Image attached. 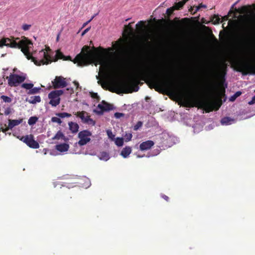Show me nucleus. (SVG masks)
Returning a JSON list of instances; mask_svg holds the SVG:
<instances>
[{"mask_svg": "<svg viewBox=\"0 0 255 255\" xmlns=\"http://www.w3.org/2000/svg\"><path fill=\"white\" fill-rule=\"evenodd\" d=\"M142 122L141 121H138L136 125L133 127V130H138L140 128H141L142 126Z\"/></svg>", "mask_w": 255, "mask_h": 255, "instance_id": "nucleus-33", "label": "nucleus"}, {"mask_svg": "<svg viewBox=\"0 0 255 255\" xmlns=\"http://www.w3.org/2000/svg\"><path fill=\"white\" fill-rule=\"evenodd\" d=\"M92 135L91 132L88 130L81 131L78 133V137L80 140L78 142L80 146H83L89 142L91 138L89 137Z\"/></svg>", "mask_w": 255, "mask_h": 255, "instance_id": "nucleus-8", "label": "nucleus"}, {"mask_svg": "<svg viewBox=\"0 0 255 255\" xmlns=\"http://www.w3.org/2000/svg\"><path fill=\"white\" fill-rule=\"evenodd\" d=\"M137 157H140L141 156H140L138 155V156H137Z\"/></svg>", "mask_w": 255, "mask_h": 255, "instance_id": "nucleus-61", "label": "nucleus"}, {"mask_svg": "<svg viewBox=\"0 0 255 255\" xmlns=\"http://www.w3.org/2000/svg\"><path fill=\"white\" fill-rule=\"evenodd\" d=\"M41 101V98L39 96H32L30 98V99L28 100V102L32 104H35L36 103H39Z\"/></svg>", "mask_w": 255, "mask_h": 255, "instance_id": "nucleus-22", "label": "nucleus"}, {"mask_svg": "<svg viewBox=\"0 0 255 255\" xmlns=\"http://www.w3.org/2000/svg\"><path fill=\"white\" fill-rule=\"evenodd\" d=\"M107 135H108L109 138H110L113 139L114 137H115V135H114L113 134V133L111 130H108L107 131Z\"/></svg>", "mask_w": 255, "mask_h": 255, "instance_id": "nucleus-41", "label": "nucleus"}, {"mask_svg": "<svg viewBox=\"0 0 255 255\" xmlns=\"http://www.w3.org/2000/svg\"><path fill=\"white\" fill-rule=\"evenodd\" d=\"M100 159L107 161L110 158V156L108 153L105 151H103L100 153L99 155Z\"/></svg>", "mask_w": 255, "mask_h": 255, "instance_id": "nucleus-25", "label": "nucleus"}, {"mask_svg": "<svg viewBox=\"0 0 255 255\" xmlns=\"http://www.w3.org/2000/svg\"><path fill=\"white\" fill-rule=\"evenodd\" d=\"M145 81L147 84L150 83V88H154L156 91L161 88L166 91L174 93H179L183 98V106L185 107L191 108L194 106L191 99V94L188 92L187 87L183 81L175 80V79L163 78L158 76H153L147 69L139 71L133 79V84L136 86L137 91L139 80Z\"/></svg>", "mask_w": 255, "mask_h": 255, "instance_id": "nucleus-1", "label": "nucleus"}, {"mask_svg": "<svg viewBox=\"0 0 255 255\" xmlns=\"http://www.w3.org/2000/svg\"><path fill=\"white\" fill-rule=\"evenodd\" d=\"M50 101L49 102V104L52 105L53 107H56L58 105L60 102V98L58 99H50Z\"/></svg>", "mask_w": 255, "mask_h": 255, "instance_id": "nucleus-26", "label": "nucleus"}, {"mask_svg": "<svg viewBox=\"0 0 255 255\" xmlns=\"http://www.w3.org/2000/svg\"><path fill=\"white\" fill-rule=\"evenodd\" d=\"M20 139L31 148L37 149L39 147L38 142L34 140V136L32 134L23 136Z\"/></svg>", "mask_w": 255, "mask_h": 255, "instance_id": "nucleus-7", "label": "nucleus"}, {"mask_svg": "<svg viewBox=\"0 0 255 255\" xmlns=\"http://www.w3.org/2000/svg\"><path fill=\"white\" fill-rule=\"evenodd\" d=\"M127 27L130 30H132V28H131L130 24H128V25L127 26Z\"/></svg>", "mask_w": 255, "mask_h": 255, "instance_id": "nucleus-55", "label": "nucleus"}, {"mask_svg": "<svg viewBox=\"0 0 255 255\" xmlns=\"http://www.w3.org/2000/svg\"><path fill=\"white\" fill-rule=\"evenodd\" d=\"M52 83L55 89L64 88L67 85L65 79L62 76H56Z\"/></svg>", "mask_w": 255, "mask_h": 255, "instance_id": "nucleus-10", "label": "nucleus"}, {"mask_svg": "<svg viewBox=\"0 0 255 255\" xmlns=\"http://www.w3.org/2000/svg\"><path fill=\"white\" fill-rule=\"evenodd\" d=\"M38 121V118L36 117H31L28 120V124L31 126L34 125Z\"/></svg>", "mask_w": 255, "mask_h": 255, "instance_id": "nucleus-28", "label": "nucleus"}, {"mask_svg": "<svg viewBox=\"0 0 255 255\" xmlns=\"http://www.w3.org/2000/svg\"><path fill=\"white\" fill-rule=\"evenodd\" d=\"M136 26L137 27H140L141 29H142L144 27V23L143 21H140L136 24Z\"/></svg>", "mask_w": 255, "mask_h": 255, "instance_id": "nucleus-42", "label": "nucleus"}, {"mask_svg": "<svg viewBox=\"0 0 255 255\" xmlns=\"http://www.w3.org/2000/svg\"><path fill=\"white\" fill-rule=\"evenodd\" d=\"M9 129H10V128H8V126L6 127L5 128H2L1 131L2 132L5 133L6 131L8 130Z\"/></svg>", "mask_w": 255, "mask_h": 255, "instance_id": "nucleus-52", "label": "nucleus"}, {"mask_svg": "<svg viewBox=\"0 0 255 255\" xmlns=\"http://www.w3.org/2000/svg\"><path fill=\"white\" fill-rule=\"evenodd\" d=\"M124 116V114L121 113H116L115 114V117L116 118H120L121 117H123Z\"/></svg>", "mask_w": 255, "mask_h": 255, "instance_id": "nucleus-47", "label": "nucleus"}, {"mask_svg": "<svg viewBox=\"0 0 255 255\" xmlns=\"http://www.w3.org/2000/svg\"><path fill=\"white\" fill-rule=\"evenodd\" d=\"M115 143L118 146H121L124 144V140L123 138L118 137L116 138Z\"/></svg>", "mask_w": 255, "mask_h": 255, "instance_id": "nucleus-31", "label": "nucleus"}, {"mask_svg": "<svg viewBox=\"0 0 255 255\" xmlns=\"http://www.w3.org/2000/svg\"><path fill=\"white\" fill-rule=\"evenodd\" d=\"M188 0H182L180 1L176 2L172 6L174 10H179L183 7Z\"/></svg>", "mask_w": 255, "mask_h": 255, "instance_id": "nucleus-21", "label": "nucleus"}, {"mask_svg": "<svg viewBox=\"0 0 255 255\" xmlns=\"http://www.w3.org/2000/svg\"><path fill=\"white\" fill-rule=\"evenodd\" d=\"M63 94V91L61 90L53 91L48 94V98L49 99H58Z\"/></svg>", "mask_w": 255, "mask_h": 255, "instance_id": "nucleus-15", "label": "nucleus"}, {"mask_svg": "<svg viewBox=\"0 0 255 255\" xmlns=\"http://www.w3.org/2000/svg\"><path fill=\"white\" fill-rule=\"evenodd\" d=\"M105 64L106 67H109L110 66V63L109 62H105Z\"/></svg>", "mask_w": 255, "mask_h": 255, "instance_id": "nucleus-53", "label": "nucleus"}, {"mask_svg": "<svg viewBox=\"0 0 255 255\" xmlns=\"http://www.w3.org/2000/svg\"><path fill=\"white\" fill-rule=\"evenodd\" d=\"M212 94V93L210 91L209 96L205 97L197 100L195 106L199 107L203 109L207 113L212 111L214 109L215 103L211 97Z\"/></svg>", "mask_w": 255, "mask_h": 255, "instance_id": "nucleus-5", "label": "nucleus"}, {"mask_svg": "<svg viewBox=\"0 0 255 255\" xmlns=\"http://www.w3.org/2000/svg\"><path fill=\"white\" fill-rule=\"evenodd\" d=\"M192 9H193V8L191 7V9H190V12H192Z\"/></svg>", "mask_w": 255, "mask_h": 255, "instance_id": "nucleus-57", "label": "nucleus"}, {"mask_svg": "<svg viewBox=\"0 0 255 255\" xmlns=\"http://www.w3.org/2000/svg\"><path fill=\"white\" fill-rule=\"evenodd\" d=\"M74 84L77 87H78L79 85L78 82L77 81H74Z\"/></svg>", "mask_w": 255, "mask_h": 255, "instance_id": "nucleus-54", "label": "nucleus"}, {"mask_svg": "<svg viewBox=\"0 0 255 255\" xmlns=\"http://www.w3.org/2000/svg\"><path fill=\"white\" fill-rule=\"evenodd\" d=\"M91 96L92 98L96 99L97 102H99L100 100V98L97 93H91Z\"/></svg>", "mask_w": 255, "mask_h": 255, "instance_id": "nucleus-37", "label": "nucleus"}, {"mask_svg": "<svg viewBox=\"0 0 255 255\" xmlns=\"http://www.w3.org/2000/svg\"><path fill=\"white\" fill-rule=\"evenodd\" d=\"M250 7V5H248V6L245 5V6H242V12L245 13V12H247V11H248Z\"/></svg>", "mask_w": 255, "mask_h": 255, "instance_id": "nucleus-43", "label": "nucleus"}, {"mask_svg": "<svg viewBox=\"0 0 255 255\" xmlns=\"http://www.w3.org/2000/svg\"><path fill=\"white\" fill-rule=\"evenodd\" d=\"M132 137V135L130 132L126 133L125 135V137L126 141H129L131 140Z\"/></svg>", "mask_w": 255, "mask_h": 255, "instance_id": "nucleus-34", "label": "nucleus"}, {"mask_svg": "<svg viewBox=\"0 0 255 255\" xmlns=\"http://www.w3.org/2000/svg\"><path fill=\"white\" fill-rule=\"evenodd\" d=\"M91 29V27H89L88 28H87L86 29H85L82 33V36H83L84 35H85L87 32H88L90 29Z\"/></svg>", "mask_w": 255, "mask_h": 255, "instance_id": "nucleus-48", "label": "nucleus"}, {"mask_svg": "<svg viewBox=\"0 0 255 255\" xmlns=\"http://www.w3.org/2000/svg\"><path fill=\"white\" fill-rule=\"evenodd\" d=\"M11 110H12V109L10 108H9V107L7 108L4 110V115H8L9 114H10L11 113Z\"/></svg>", "mask_w": 255, "mask_h": 255, "instance_id": "nucleus-45", "label": "nucleus"}, {"mask_svg": "<svg viewBox=\"0 0 255 255\" xmlns=\"http://www.w3.org/2000/svg\"><path fill=\"white\" fill-rule=\"evenodd\" d=\"M45 52H46L47 53H48L50 55V53L51 52V49L49 47H46L45 49H44Z\"/></svg>", "mask_w": 255, "mask_h": 255, "instance_id": "nucleus-50", "label": "nucleus"}, {"mask_svg": "<svg viewBox=\"0 0 255 255\" xmlns=\"http://www.w3.org/2000/svg\"><path fill=\"white\" fill-rule=\"evenodd\" d=\"M161 197H162V198L163 199H164L166 201H169V197L163 194V195H161Z\"/></svg>", "mask_w": 255, "mask_h": 255, "instance_id": "nucleus-51", "label": "nucleus"}, {"mask_svg": "<svg viewBox=\"0 0 255 255\" xmlns=\"http://www.w3.org/2000/svg\"><path fill=\"white\" fill-rule=\"evenodd\" d=\"M201 7L205 8V7H206V6L205 5H203L202 4H200L198 6H196V7H195L196 9H195V12L197 11H198Z\"/></svg>", "mask_w": 255, "mask_h": 255, "instance_id": "nucleus-46", "label": "nucleus"}, {"mask_svg": "<svg viewBox=\"0 0 255 255\" xmlns=\"http://www.w3.org/2000/svg\"><path fill=\"white\" fill-rule=\"evenodd\" d=\"M98 83H100L101 82H100V81H98Z\"/></svg>", "mask_w": 255, "mask_h": 255, "instance_id": "nucleus-60", "label": "nucleus"}, {"mask_svg": "<svg viewBox=\"0 0 255 255\" xmlns=\"http://www.w3.org/2000/svg\"><path fill=\"white\" fill-rule=\"evenodd\" d=\"M7 79L9 86L16 87L25 80V77L17 74H11L8 77H7Z\"/></svg>", "mask_w": 255, "mask_h": 255, "instance_id": "nucleus-6", "label": "nucleus"}, {"mask_svg": "<svg viewBox=\"0 0 255 255\" xmlns=\"http://www.w3.org/2000/svg\"><path fill=\"white\" fill-rule=\"evenodd\" d=\"M40 88L34 87L32 88L28 93L29 94H34L39 92L40 90Z\"/></svg>", "mask_w": 255, "mask_h": 255, "instance_id": "nucleus-29", "label": "nucleus"}, {"mask_svg": "<svg viewBox=\"0 0 255 255\" xmlns=\"http://www.w3.org/2000/svg\"><path fill=\"white\" fill-rule=\"evenodd\" d=\"M235 70L243 75H255V64H252L244 60H237L234 62Z\"/></svg>", "mask_w": 255, "mask_h": 255, "instance_id": "nucleus-4", "label": "nucleus"}, {"mask_svg": "<svg viewBox=\"0 0 255 255\" xmlns=\"http://www.w3.org/2000/svg\"><path fill=\"white\" fill-rule=\"evenodd\" d=\"M60 139H62L64 140H66L65 136L61 130H59L52 138V139L53 140H59Z\"/></svg>", "mask_w": 255, "mask_h": 255, "instance_id": "nucleus-23", "label": "nucleus"}, {"mask_svg": "<svg viewBox=\"0 0 255 255\" xmlns=\"http://www.w3.org/2000/svg\"><path fill=\"white\" fill-rule=\"evenodd\" d=\"M93 48L94 51H91L90 50L89 46H84L82 49L81 52L76 56L74 63H78L80 66H85L91 64L97 59L98 56L96 49L95 47Z\"/></svg>", "mask_w": 255, "mask_h": 255, "instance_id": "nucleus-3", "label": "nucleus"}, {"mask_svg": "<svg viewBox=\"0 0 255 255\" xmlns=\"http://www.w3.org/2000/svg\"><path fill=\"white\" fill-rule=\"evenodd\" d=\"M22 122V120H8V128L12 129L16 126L19 125Z\"/></svg>", "mask_w": 255, "mask_h": 255, "instance_id": "nucleus-18", "label": "nucleus"}, {"mask_svg": "<svg viewBox=\"0 0 255 255\" xmlns=\"http://www.w3.org/2000/svg\"><path fill=\"white\" fill-rule=\"evenodd\" d=\"M234 120L232 119L231 118L229 117H224L222 119L221 121V123L222 125H230L231 123V122H233Z\"/></svg>", "mask_w": 255, "mask_h": 255, "instance_id": "nucleus-24", "label": "nucleus"}, {"mask_svg": "<svg viewBox=\"0 0 255 255\" xmlns=\"http://www.w3.org/2000/svg\"><path fill=\"white\" fill-rule=\"evenodd\" d=\"M188 20L187 18H184L180 21L177 17H175L173 20H169V24L171 26L177 27L179 26L181 21L184 22Z\"/></svg>", "mask_w": 255, "mask_h": 255, "instance_id": "nucleus-16", "label": "nucleus"}, {"mask_svg": "<svg viewBox=\"0 0 255 255\" xmlns=\"http://www.w3.org/2000/svg\"><path fill=\"white\" fill-rule=\"evenodd\" d=\"M111 105L105 101H102L101 104H99L97 108L101 110V112L108 111L112 109Z\"/></svg>", "mask_w": 255, "mask_h": 255, "instance_id": "nucleus-13", "label": "nucleus"}, {"mask_svg": "<svg viewBox=\"0 0 255 255\" xmlns=\"http://www.w3.org/2000/svg\"><path fill=\"white\" fill-rule=\"evenodd\" d=\"M254 104H255V95L252 98V100L249 102V104L250 105Z\"/></svg>", "mask_w": 255, "mask_h": 255, "instance_id": "nucleus-49", "label": "nucleus"}, {"mask_svg": "<svg viewBox=\"0 0 255 255\" xmlns=\"http://www.w3.org/2000/svg\"><path fill=\"white\" fill-rule=\"evenodd\" d=\"M56 115L60 118H69L71 116L70 114L65 112L56 113Z\"/></svg>", "mask_w": 255, "mask_h": 255, "instance_id": "nucleus-27", "label": "nucleus"}, {"mask_svg": "<svg viewBox=\"0 0 255 255\" xmlns=\"http://www.w3.org/2000/svg\"><path fill=\"white\" fill-rule=\"evenodd\" d=\"M76 117L80 118L82 122L84 123L95 126L96 122L93 119L90 118V116L85 111L78 112L74 114Z\"/></svg>", "mask_w": 255, "mask_h": 255, "instance_id": "nucleus-9", "label": "nucleus"}, {"mask_svg": "<svg viewBox=\"0 0 255 255\" xmlns=\"http://www.w3.org/2000/svg\"><path fill=\"white\" fill-rule=\"evenodd\" d=\"M31 25L30 24H23L22 28L23 30L26 31L28 30L31 27Z\"/></svg>", "mask_w": 255, "mask_h": 255, "instance_id": "nucleus-40", "label": "nucleus"}, {"mask_svg": "<svg viewBox=\"0 0 255 255\" xmlns=\"http://www.w3.org/2000/svg\"><path fill=\"white\" fill-rule=\"evenodd\" d=\"M242 94V92L240 91L237 92L230 99V100L234 101L237 97L240 96Z\"/></svg>", "mask_w": 255, "mask_h": 255, "instance_id": "nucleus-35", "label": "nucleus"}, {"mask_svg": "<svg viewBox=\"0 0 255 255\" xmlns=\"http://www.w3.org/2000/svg\"><path fill=\"white\" fill-rule=\"evenodd\" d=\"M1 47L6 46L11 48L21 49V51L25 55L27 59L31 60L34 64L37 66H41V65H47L52 62L50 55L42 49L40 50L36 57L32 56L29 51V47L30 45H32V42L27 38L23 37L20 39L19 38L12 39L8 38H3L0 40Z\"/></svg>", "mask_w": 255, "mask_h": 255, "instance_id": "nucleus-2", "label": "nucleus"}, {"mask_svg": "<svg viewBox=\"0 0 255 255\" xmlns=\"http://www.w3.org/2000/svg\"><path fill=\"white\" fill-rule=\"evenodd\" d=\"M174 9L173 7H171L166 9V13L169 17L171 14H173Z\"/></svg>", "mask_w": 255, "mask_h": 255, "instance_id": "nucleus-36", "label": "nucleus"}, {"mask_svg": "<svg viewBox=\"0 0 255 255\" xmlns=\"http://www.w3.org/2000/svg\"><path fill=\"white\" fill-rule=\"evenodd\" d=\"M58 59H63V60H68L71 59V57L70 56H65L64 54L59 50H57L56 51V55L55 58L53 60V61H56Z\"/></svg>", "mask_w": 255, "mask_h": 255, "instance_id": "nucleus-14", "label": "nucleus"}, {"mask_svg": "<svg viewBox=\"0 0 255 255\" xmlns=\"http://www.w3.org/2000/svg\"><path fill=\"white\" fill-rule=\"evenodd\" d=\"M33 87V84L32 83H23L21 85V87L27 90H30Z\"/></svg>", "mask_w": 255, "mask_h": 255, "instance_id": "nucleus-30", "label": "nucleus"}, {"mask_svg": "<svg viewBox=\"0 0 255 255\" xmlns=\"http://www.w3.org/2000/svg\"><path fill=\"white\" fill-rule=\"evenodd\" d=\"M0 98L3 101V102L5 103H10L12 101L10 97H8L4 95L1 96Z\"/></svg>", "mask_w": 255, "mask_h": 255, "instance_id": "nucleus-32", "label": "nucleus"}, {"mask_svg": "<svg viewBox=\"0 0 255 255\" xmlns=\"http://www.w3.org/2000/svg\"><path fill=\"white\" fill-rule=\"evenodd\" d=\"M68 125L69 129L72 133H76L78 131L79 126L77 123L70 122H69Z\"/></svg>", "mask_w": 255, "mask_h": 255, "instance_id": "nucleus-17", "label": "nucleus"}, {"mask_svg": "<svg viewBox=\"0 0 255 255\" xmlns=\"http://www.w3.org/2000/svg\"><path fill=\"white\" fill-rule=\"evenodd\" d=\"M97 15V14H94L93 16H92V17L91 18V19L90 20H89L88 21H87V22H85L83 24V26H82V28H84V27H85L89 22H90L95 17V16H96Z\"/></svg>", "mask_w": 255, "mask_h": 255, "instance_id": "nucleus-44", "label": "nucleus"}, {"mask_svg": "<svg viewBox=\"0 0 255 255\" xmlns=\"http://www.w3.org/2000/svg\"><path fill=\"white\" fill-rule=\"evenodd\" d=\"M214 39L216 41H217V39L215 37H214Z\"/></svg>", "mask_w": 255, "mask_h": 255, "instance_id": "nucleus-58", "label": "nucleus"}, {"mask_svg": "<svg viewBox=\"0 0 255 255\" xmlns=\"http://www.w3.org/2000/svg\"><path fill=\"white\" fill-rule=\"evenodd\" d=\"M117 88L120 90V92H117L119 94L120 93H128L132 92V90L129 88V84L128 82H118L116 83Z\"/></svg>", "mask_w": 255, "mask_h": 255, "instance_id": "nucleus-11", "label": "nucleus"}, {"mask_svg": "<svg viewBox=\"0 0 255 255\" xmlns=\"http://www.w3.org/2000/svg\"><path fill=\"white\" fill-rule=\"evenodd\" d=\"M220 107V105H219L218 107H217V109H218Z\"/></svg>", "mask_w": 255, "mask_h": 255, "instance_id": "nucleus-59", "label": "nucleus"}, {"mask_svg": "<svg viewBox=\"0 0 255 255\" xmlns=\"http://www.w3.org/2000/svg\"><path fill=\"white\" fill-rule=\"evenodd\" d=\"M69 146L67 143H61L56 146V149L60 152L68 151Z\"/></svg>", "mask_w": 255, "mask_h": 255, "instance_id": "nucleus-19", "label": "nucleus"}, {"mask_svg": "<svg viewBox=\"0 0 255 255\" xmlns=\"http://www.w3.org/2000/svg\"><path fill=\"white\" fill-rule=\"evenodd\" d=\"M131 148L129 146L124 147L121 153V155L124 158H127L131 152Z\"/></svg>", "mask_w": 255, "mask_h": 255, "instance_id": "nucleus-20", "label": "nucleus"}, {"mask_svg": "<svg viewBox=\"0 0 255 255\" xmlns=\"http://www.w3.org/2000/svg\"><path fill=\"white\" fill-rule=\"evenodd\" d=\"M59 36H60V34L59 33V34L57 35V38H56V41H58L59 39Z\"/></svg>", "mask_w": 255, "mask_h": 255, "instance_id": "nucleus-56", "label": "nucleus"}, {"mask_svg": "<svg viewBox=\"0 0 255 255\" xmlns=\"http://www.w3.org/2000/svg\"><path fill=\"white\" fill-rule=\"evenodd\" d=\"M51 121L54 123H57L59 125H61L62 123V121L58 117H52L51 118Z\"/></svg>", "mask_w": 255, "mask_h": 255, "instance_id": "nucleus-38", "label": "nucleus"}, {"mask_svg": "<svg viewBox=\"0 0 255 255\" xmlns=\"http://www.w3.org/2000/svg\"><path fill=\"white\" fill-rule=\"evenodd\" d=\"M213 21L214 24H217L219 23L220 21V18L218 17V16L215 15L212 19Z\"/></svg>", "mask_w": 255, "mask_h": 255, "instance_id": "nucleus-39", "label": "nucleus"}, {"mask_svg": "<svg viewBox=\"0 0 255 255\" xmlns=\"http://www.w3.org/2000/svg\"><path fill=\"white\" fill-rule=\"evenodd\" d=\"M154 144L152 140H148L143 141L139 145V149L141 151H145L150 149Z\"/></svg>", "mask_w": 255, "mask_h": 255, "instance_id": "nucleus-12", "label": "nucleus"}]
</instances>
